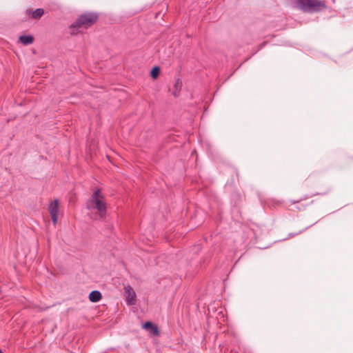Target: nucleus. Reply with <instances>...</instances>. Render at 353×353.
<instances>
[{"instance_id":"f8f14e48","label":"nucleus","mask_w":353,"mask_h":353,"mask_svg":"<svg viewBox=\"0 0 353 353\" xmlns=\"http://www.w3.org/2000/svg\"><path fill=\"white\" fill-rule=\"evenodd\" d=\"M0 353H3V352L1 351V350H0Z\"/></svg>"},{"instance_id":"423d86ee","label":"nucleus","mask_w":353,"mask_h":353,"mask_svg":"<svg viewBox=\"0 0 353 353\" xmlns=\"http://www.w3.org/2000/svg\"><path fill=\"white\" fill-rule=\"evenodd\" d=\"M143 328L150 331L154 335H159V330L157 325H153L151 322L148 321L143 325Z\"/></svg>"},{"instance_id":"6e6552de","label":"nucleus","mask_w":353,"mask_h":353,"mask_svg":"<svg viewBox=\"0 0 353 353\" xmlns=\"http://www.w3.org/2000/svg\"><path fill=\"white\" fill-rule=\"evenodd\" d=\"M28 14H32V17L33 19H39L44 14V10L41 8L36 9L34 11L31 12L30 10H27Z\"/></svg>"},{"instance_id":"9d476101","label":"nucleus","mask_w":353,"mask_h":353,"mask_svg":"<svg viewBox=\"0 0 353 353\" xmlns=\"http://www.w3.org/2000/svg\"><path fill=\"white\" fill-rule=\"evenodd\" d=\"M174 91L173 92V94L175 97H176V96H178L179 92L181 90L182 81L180 79H176L175 83H174Z\"/></svg>"},{"instance_id":"9b49d317","label":"nucleus","mask_w":353,"mask_h":353,"mask_svg":"<svg viewBox=\"0 0 353 353\" xmlns=\"http://www.w3.org/2000/svg\"><path fill=\"white\" fill-rule=\"evenodd\" d=\"M160 73V68L157 66L154 67L151 70V77L153 79H157Z\"/></svg>"},{"instance_id":"f257e3e1","label":"nucleus","mask_w":353,"mask_h":353,"mask_svg":"<svg viewBox=\"0 0 353 353\" xmlns=\"http://www.w3.org/2000/svg\"><path fill=\"white\" fill-rule=\"evenodd\" d=\"M86 208L96 218L104 219L107 212V202L100 189L92 193L86 203Z\"/></svg>"},{"instance_id":"7ed1b4c3","label":"nucleus","mask_w":353,"mask_h":353,"mask_svg":"<svg viewBox=\"0 0 353 353\" xmlns=\"http://www.w3.org/2000/svg\"><path fill=\"white\" fill-rule=\"evenodd\" d=\"M296 6L304 12H313L325 7V3L317 0H297Z\"/></svg>"},{"instance_id":"39448f33","label":"nucleus","mask_w":353,"mask_h":353,"mask_svg":"<svg viewBox=\"0 0 353 353\" xmlns=\"http://www.w3.org/2000/svg\"><path fill=\"white\" fill-rule=\"evenodd\" d=\"M49 212L54 225H56L58 221V216L59 212V204L58 200L52 201L49 205Z\"/></svg>"},{"instance_id":"20e7f679","label":"nucleus","mask_w":353,"mask_h":353,"mask_svg":"<svg viewBox=\"0 0 353 353\" xmlns=\"http://www.w3.org/2000/svg\"><path fill=\"white\" fill-rule=\"evenodd\" d=\"M123 290L127 304L130 305H135L137 295L133 288L130 285H125Z\"/></svg>"},{"instance_id":"f03ea898","label":"nucleus","mask_w":353,"mask_h":353,"mask_svg":"<svg viewBox=\"0 0 353 353\" xmlns=\"http://www.w3.org/2000/svg\"><path fill=\"white\" fill-rule=\"evenodd\" d=\"M97 19V14L86 13L81 15L75 22L70 26V33L77 35L83 33L85 30L91 27Z\"/></svg>"},{"instance_id":"1a4fd4ad","label":"nucleus","mask_w":353,"mask_h":353,"mask_svg":"<svg viewBox=\"0 0 353 353\" xmlns=\"http://www.w3.org/2000/svg\"><path fill=\"white\" fill-rule=\"evenodd\" d=\"M20 41L24 45H29L32 43L34 38L31 35H23L19 37Z\"/></svg>"},{"instance_id":"0eeeda50","label":"nucleus","mask_w":353,"mask_h":353,"mask_svg":"<svg viewBox=\"0 0 353 353\" xmlns=\"http://www.w3.org/2000/svg\"><path fill=\"white\" fill-rule=\"evenodd\" d=\"M102 298L101 294L99 291L94 290L90 293L89 299L91 302L96 303L99 301Z\"/></svg>"}]
</instances>
